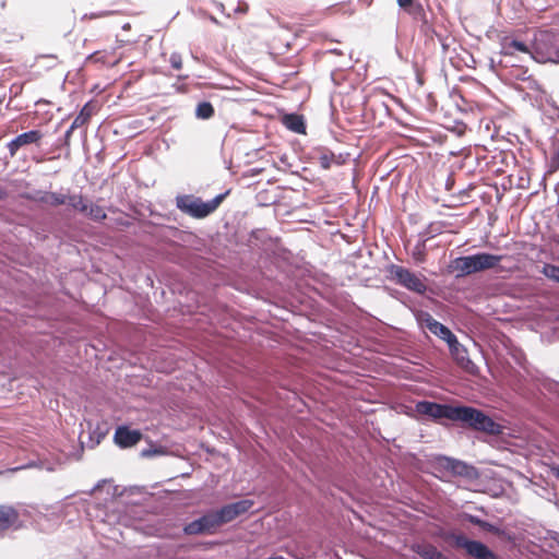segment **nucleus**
I'll list each match as a JSON object with an SVG mask.
<instances>
[{
    "mask_svg": "<svg viewBox=\"0 0 559 559\" xmlns=\"http://www.w3.org/2000/svg\"><path fill=\"white\" fill-rule=\"evenodd\" d=\"M502 259L503 255L477 252L475 254L455 258L451 262L450 267L455 272L456 278H462L474 273L496 269Z\"/></svg>",
    "mask_w": 559,
    "mask_h": 559,
    "instance_id": "nucleus-1",
    "label": "nucleus"
},
{
    "mask_svg": "<svg viewBox=\"0 0 559 559\" xmlns=\"http://www.w3.org/2000/svg\"><path fill=\"white\" fill-rule=\"evenodd\" d=\"M454 421L476 431L497 436L502 432V426L483 411L467 405H456Z\"/></svg>",
    "mask_w": 559,
    "mask_h": 559,
    "instance_id": "nucleus-2",
    "label": "nucleus"
},
{
    "mask_svg": "<svg viewBox=\"0 0 559 559\" xmlns=\"http://www.w3.org/2000/svg\"><path fill=\"white\" fill-rule=\"evenodd\" d=\"M534 61L559 64V28L540 29L533 36Z\"/></svg>",
    "mask_w": 559,
    "mask_h": 559,
    "instance_id": "nucleus-3",
    "label": "nucleus"
},
{
    "mask_svg": "<svg viewBox=\"0 0 559 559\" xmlns=\"http://www.w3.org/2000/svg\"><path fill=\"white\" fill-rule=\"evenodd\" d=\"M227 193L228 192L217 194L215 198L206 202L192 194H180L176 197V206L179 211L193 218H204L219 206Z\"/></svg>",
    "mask_w": 559,
    "mask_h": 559,
    "instance_id": "nucleus-4",
    "label": "nucleus"
},
{
    "mask_svg": "<svg viewBox=\"0 0 559 559\" xmlns=\"http://www.w3.org/2000/svg\"><path fill=\"white\" fill-rule=\"evenodd\" d=\"M444 539L452 542L455 548L464 549L466 555L474 559H499V557L484 543L467 538L463 534L449 532Z\"/></svg>",
    "mask_w": 559,
    "mask_h": 559,
    "instance_id": "nucleus-5",
    "label": "nucleus"
},
{
    "mask_svg": "<svg viewBox=\"0 0 559 559\" xmlns=\"http://www.w3.org/2000/svg\"><path fill=\"white\" fill-rule=\"evenodd\" d=\"M389 273L391 280L397 285L413 293L425 294L427 290V286L420 276L404 266L392 264L389 269Z\"/></svg>",
    "mask_w": 559,
    "mask_h": 559,
    "instance_id": "nucleus-6",
    "label": "nucleus"
},
{
    "mask_svg": "<svg viewBox=\"0 0 559 559\" xmlns=\"http://www.w3.org/2000/svg\"><path fill=\"white\" fill-rule=\"evenodd\" d=\"M98 103L97 100L90 99L86 102L83 107L80 109L69 128L66 130L63 138L61 140H70L75 131H79V136L81 140H86V128L92 118V116L97 111Z\"/></svg>",
    "mask_w": 559,
    "mask_h": 559,
    "instance_id": "nucleus-7",
    "label": "nucleus"
},
{
    "mask_svg": "<svg viewBox=\"0 0 559 559\" xmlns=\"http://www.w3.org/2000/svg\"><path fill=\"white\" fill-rule=\"evenodd\" d=\"M222 526L215 511H210L199 519H195L185 525L183 532L187 535H210Z\"/></svg>",
    "mask_w": 559,
    "mask_h": 559,
    "instance_id": "nucleus-8",
    "label": "nucleus"
},
{
    "mask_svg": "<svg viewBox=\"0 0 559 559\" xmlns=\"http://www.w3.org/2000/svg\"><path fill=\"white\" fill-rule=\"evenodd\" d=\"M416 411L418 414L431 417L433 419L447 418L454 421L456 406L450 404H439L430 401H419L416 404Z\"/></svg>",
    "mask_w": 559,
    "mask_h": 559,
    "instance_id": "nucleus-9",
    "label": "nucleus"
},
{
    "mask_svg": "<svg viewBox=\"0 0 559 559\" xmlns=\"http://www.w3.org/2000/svg\"><path fill=\"white\" fill-rule=\"evenodd\" d=\"M436 466L439 469L449 472L453 476L472 478L476 475V469L474 466H471L463 461L444 455H439L436 457Z\"/></svg>",
    "mask_w": 559,
    "mask_h": 559,
    "instance_id": "nucleus-10",
    "label": "nucleus"
},
{
    "mask_svg": "<svg viewBox=\"0 0 559 559\" xmlns=\"http://www.w3.org/2000/svg\"><path fill=\"white\" fill-rule=\"evenodd\" d=\"M253 506L252 500L243 499L233 503L223 506L219 510H216L217 519L221 525L231 522L237 516L248 512Z\"/></svg>",
    "mask_w": 559,
    "mask_h": 559,
    "instance_id": "nucleus-11",
    "label": "nucleus"
},
{
    "mask_svg": "<svg viewBox=\"0 0 559 559\" xmlns=\"http://www.w3.org/2000/svg\"><path fill=\"white\" fill-rule=\"evenodd\" d=\"M278 119L282 126L285 127L288 131L299 135L307 134V121L304 115L297 111H283L280 112Z\"/></svg>",
    "mask_w": 559,
    "mask_h": 559,
    "instance_id": "nucleus-12",
    "label": "nucleus"
},
{
    "mask_svg": "<svg viewBox=\"0 0 559 559\" xmlns=\"http://www.w3.org/2000/svg\"><path fill=\"white\" fill-rule=\"evenodd\" d=\"M516 52L527 55L534 60L533 39L528 44L519 38L504 37L501 41V53L503 56H514Z\"/></svg>",
    "mask_w": 559,
    "mask_h": 559,
    "instance_id": "nucleus-13",
    "label": "nucleus"
},
{
    "mask_svg": "<svg viewBox=\"0 0 559 559\" xmlns=\"http://www.w3.org/2000/svg\"><path fill=\"white\" fill-rule=\"evenodd\" d=\"M142 438V433L138 429H130L127 426H119L115 431V442L120 448H129L136 444Z\"/></svg>",
    "mask_w": 559,
    "mask_h": 559,
    "instance_id": "nucleus-14",
    "label": "nucleus"
},
{
    "mask_svg": "<svg viewBox=\"0 0 559 559\" xmlns=\"http://www.w3.org/2000/svg\"><path fill=\"white\" fill-rule=\"evenodd\" d=\"M455 364L466 372L476 374L478 367L472 361L468 356V352L464 345L459 346L454 350L450 352Z\"/></svg>",
    "mask_w": 559,
    "mask_h": 559,
    "instance_id": "nucleus-15",
    "label": "nucleus"
},
{
    "mask_svg": "<svg viewBox=\"0 0 559 559\" xmlns=\"http://www.w3.org/2000/svg\"><path fill=\"white\" fill-rule=\"evenodd\" d=\"M20 520L19 511L9 504H0V533L15 527Z\"/></svg>",
    "mask_w": 559,
    "mask_h": 559,
    "instance_id": "nucleus-16",
    "label": "nucleus"
},
{
    "mask_svg": "<svg viewBox=\"0 0 559 559\" xmlns=\"http://www.w3.org/2000/svg\"><path fill=\"white\" fill-rule=\"evenodd\" d=\"M412 550L423 559H449L436 546L429 543H417L412 546Z\"/></svg>",
    "mask_w": 559,
    "mask_h": 559,
    "instance_id": "nucleus-17",
    "label": "nucleus"
},
{
    "mask_svg": "<svg viewBox=\"0 0 559 559\" xmlns=\"http://www.w3.org/2000/svg\"><path fill=\"white\" fill-rule=\"evenodd\" d=\"M425 326L428 329L430 333L438 336L441 340H445V336H449L450 329L442 324L441 322L433 319L430 314H427L425 319Z\"/></svg>",
    "mask_w": 559,
    "mask_h": 559,
    "instance_id": "nucleus-18",
    "label": "nucleus"
},
{
    "mask_svg": "<svg viewBox=\"0 0 559 559\" xmlns=\"http://www.w3.org/2000/svg\"><path fill=\"white\" fill-rule=\"evenodd\" d=\"M215 114V108L210 100L203 99L199 102L194 109L195 118L199 120H209Z\"/></svg>",
    "mask_w": 559,
    "mask_h": 559,
    "instance_id": "nucleus-19",
    "label": "nucleus"
},
{
    "mask_svg": "<svg viewBox=\"0 0 559 559\" xmlns=\"http://www.w3.org/2000/svg\"><path fill=\"white\" fill-rule=\"evenodd\" d=\"M463 519L465 521H467L468 523L483 528L484 531H487V532L493 533V534H500V530L495 524L489 523V522H487L485 520H481L477 515H473V514H469V513H464L463 514Z\"/></svg>",
    "mask_w": 559,
    "mask_h": 559,
    "instance_id": "nucleus-20",
    "label": "nucleus"
},
{
    "mask_svg": "<svg viewBox=\"0 0 559 559\" xmlns=\"http://www.w3.org/2000/svg\"><path fill=\"white\" fill-rule=\"evenodd\" d=\"M91 202H88L87 199H85L82 194H70L68 200V205L73 209L74 211L85 214V212L88 210V205Z\"/></svg>",
    "mask_w": 559,
    "mask_h": 559,
    "instance_id": "nucleus-21",
    "label": "nucleus"
},
{
    "mask_svg": "<svg viewBox=\"0 0 559 559\" xmlns=\"http://www.w3.org/2000/svg\"><path fill=\"white\" fill-rule=\"evenodd\" d=\"M419 32L426 38V40H432L435 35H437V31L431 22V19L428 17V14L420 19L419 21Z\"/></svg>",
    "mask_w": 559,
    "mask_h": 559,
    "instance_id": "nucleus-22",
    "label": "nucleus"
},
{
    "mask_svg": "<svg viewBox=\"0 0 559 559\" xmlns=\"http://www.w3.org/2000/svg\"><path fill=\"white\" fill-rule=\"evenodd\" d=\"M514 78L520 81L528 83V87L534 91H539V83L528 73L526 68H518L514 73Z\"/></svg>",
    "mask_w": 559,
    "mask_h": 559,
    "instance_id": "nucleus-23",
    "label": "nucleus"
},
{
    "mask_svg": "<svg viewBox=\"0 0 559 559\" xmlns=\"http://www.w3.org/2000/svg\"><path fill=\"white\" fill-rule=\"evenodd\" d=\"M84 216L97 223L104 221L107 217L104 209L94 203H90L88 210L85 212Z\"/></svg>",
    "mask_w": 559,
    "mask_h": 559,
    "instance_id": "nucleus-24",
    "label": "nucleus"
},
{
    "mask_svg": "<svg viewBox=\"0 0 559 559\" xmlns=\"http://www.w3.org/2000/svg\"><path fill=\"white\" fill-rule=\"evenodd\" d=\"M68 200L69 195L57 192H48L41 198L43 202L49 203L50 205L53 206L68 204Z\"/></svg>",
    "mask_w": 559,
    "mask_h": 559,
    "instance_id": "nucleus-25",
    "label": "nucleus"
},
{
    "mask_svg": "<svg viewBox=\"0 0 559 559\" xmlns=\"http://www.w3.org/2000/svg\"><path fill=\"white\" fill-rule=\"evenodd\" d=\"M403 11L407 12L417 22L427 15L423 4L418 0L404 8Z\"/></svg>",
    "mask_w": 559,
    "mask_h": 559,
    "instance_id": "nucleus-26",
    "label": "nucleus"
},
{
    "mask_svg": "<svg viewBox=\"0 0 559 559\" xmlns=\"http://www.w3.org/2000/svg\"><path fill=\"white\" fill-rule=\"evenodd\" d=\"M542 273L549 280L559 283V266L555 264H545Z\"/></svg>",
    "mask_w": 559,
    "mask_h": 559,
    "instance_id": "nucleus-27",
    "label": "nucleus"
},
{
    "mask_svg": "<svg viewBox=\"0 0 559 559\" xmlns=\"http://www.w3.org/2000/svg\"><path fill=\"white\" fill-rule=\"evenodd\" d=\"M43 134L39 130H29L13 136L11 140H41Z\"/></svg>",
    "mask_w": 559,
    "mask_h": 559,
    "instance_id": "nucleus-28",
    "label": "nucleus"
},
{
    "mask_svg": "<svg viewBox=\"0 0 559 559\" xmlns=\"http://www.w3.org/2000/svg\"><path fill=\"white\" fill-rule=\"evenodd\" d=\"M334 158H336V154L334 152L321 154L319 157L320 166L324 169H329L331 165L334 164Z\"/></svg>",
    "mask_w": 559,
    "mask_h": 559,
    "instance_id": "nucleus-29",
    "label": "nucleus"
},
{
    "mask_svg": "<svg viewBox=\"0 0 559 559\" xmlns=\"http://www.w3.org/2000/svg\"><path fill=\"white\" fill-rule=\"evenodd\" d=\"M559 169V147H555L549 160L548 171L555 173Z\"/></svg>",
    "mask_w": 559,
    "mask_h": 559,
    "instance_id": "nucleus-30",
    "label": "nucleus"
},
{
    "mask_svg": "<svg viewBox=\"0 0 559 559\" xmlns=\"http://www.w3.org/2000/svg\"><path fill=\"white\" fill-rule=\"evenodd\" d=\"M444 342H447L450 352L454 350L455 348L462 345L459 342L456 335L452 331H450L449 336H445Z\"/></svg>",
    "mask_w": 559,
    "mask_h": 559,
    "instance_id": "nucleus-31",
    "label": "nucleus"
},
{
    "mask_svg": "<svg viewBox=\"0 0 559 559\" xmlns=\"http://www.w3.org/2000/svg\"><path fill=\"white\" fill-rule=\"evenodd\" d=\"M104 487H107V495L111 498L114 497V492H111L112 486L107 480H100L98 481L93 489L91 490V493H95L99 490H102Z\"/></svg>",
    "mask_w": 559,
    "mask_h": 559,
    "instance_id": "nucleus-32",
    "label": "nucleus"
},
{
    "mask_svg": "<svg viewBox=\"0 0 559 559\" xmlns=\"http://www.w3.org/2000/svg\"><path fill=\"white\" fill-rule=\"evenodd\" d=\"M169 63L173 69L180 70L182 68V58L179 52H173L169 57Z\"/></svg>",
    "mask_w": 559,
    "mask_h": 559,
    "instance_id": "nucleus-33",
    "label": "nucleus"
},
{
    "mask_svg": "<svg viewBox=\"0 0 559 559\" xmlns=\"http://www.w3.org/2000/svg\"><path fill=\"white\" fill-rule=\"evenodd\" d=\"M353 154L349 153V152H341L338 154H336V158H334V164L336 165H343L345 164L347 160H349L352 158Z\"/></svg>",
    "mask_w": 559,
    "mask_h": 559,
    "instance_id": "nucleus-34",
    "label": "nucleus"
},
{
    "mask_svg": "<svg viewBox=\"0 0 559 559\" xmlns=\"http://www.w3.org/2000/svg\"><path fill=\"white\" fill-rule=\"evenodd\" d=\"M249 10V5L247 2L245 1H238V4L237 7L235 8L234 12L235 13H247V11Z\"/></svg>",
    "mask_w": 559,
    "mask_h": 559,
    "instance_id": "nucleus-35",
    "label": "nucleus"
},
{
    "mask_svg": "<svg viewBox=\"0 0 559 559\" xmlns=\"http://www.w3.org/2000/svg\"><path fill=\"white\" fill-rule=\"evenodd\" d=\"M27 142H9L8 143V146H9V150H10V153L11 155H14L15 152L23 145V144H26Z\"/></svg>",
    "mask_w": 559,
    "mask_h": 559,
    "instance_id": "nucleus-36",
    "label": "nucleus"
},
{
    "mask_svg": "<svg viewBox=\"0 0 559 559\" xmlns=\"http://www.w3.org/2000/svg\"><path fill=\"white\" fill-rule=\"evenodd\" d=\"M162 453H163V450L162 449H156V448L142 451V455L146 456V457H150V456H153V455H156V454H162Z\"/></svg>",
    "mask_w": 559,
    "mask_h": 559,
    "instance_id": "nucleus-37",
    "label": "nucleus"
},
{
    "mask_svg": "<svg viewBox=\"0 0 559 559\" xmlns=\"http://www.w3.org/2000/svg\"><path fill=\"white\" fill-rule=\"evenodd\" d=\"M35 465L36 464L34 462H31V463H28L26 465H22V466H17V467L11 468L10 471L11 472H16V471L34 467Z\"/></svg>",
    "mask_w": 559,
    "mask_h": 559,
    "instance_id": "nucleus-38",
    "label": "nucleus"
},
{
    "mask_svg": "<svg viewBox=\"0 0 559 559\" xmlns=\"http://www.w3.org/2000/svg\"><path fill=\"white\" fill-rule=\"evenodd\" d=\"M99 512H103V513H104V516H100V514H96V516H97V518H99V519H100V521L106 522V523H111V519H110V516H109V515H107L105 511L99 510Z\"/></svg>",
    "mask_w": 559,
    "mask_h": 559,
    "instance_id": "nucleus-39",
    "label": "nucleus"
},
{
    "mask_svg": "<svg viewBox=\"0 0 559 559\" xmlns=\"http://www.w3.org/2000/svg\"><path fill=\"white\" fill-rule=\"evenodd\" d=\"M441 44V48H442V51L444 53L448 52L449 48H450V45L448 44L447 39H444V41L440 43Z\"/></svg>",
    "mask_w": 559,
    "mask_h": 559,
    "instance_id": "nucleus-40",
    "label": "nucleus"
},
{
    "mask_svg": "<svg viewBox=\"0 0 559 559\" xmlns=\"http://www.w3.org/2000/svg\"><path fill=\"white\" fill-rule=\"evenodd\" d=\"M108 12H100V13H92L90 15L91 19H97V17H100V16H104V15H107Z\"/></svg>",
    "mask_w": 559,
    "mask_h": 559,
    "instance_id": "nucleus-41",
    "label": "nucleus"
},
{
    "mask_svg": "<svg viewBox=\"0 0 559 559\" xmlns=\"http://www.w3.org/2000/svg\"><path fill=\"white\" fill-rule=\"evenodd\" d=\"M97 56V52H92L87 56L86 60L87 61H97L98 59L96 58Z\"/></svg>",
    "mask_w": 559,
    "mask_h": 559,
    "instance_id": "nucleus-42",
    "label": "nucleus"
},
{
    "mask_svg": "<svg viewBox=\"0 0 559 559\" xmlns=\"http://www.w3.org/2000/svg\"><path fill=\"white\" fill-rule=\"evenodd\" d=\"M38 58H49V59L56 60L57 56H55V55H40V56H38Z\"/></svg>",
    "mask_w": 559,
    "mask_h": 559,
    "instance_id": "nucleus-43",
    "label": "nucleus"
},
{
    "mask_svg": "<svg viewBox=\"0 0 559 559\" xmlns=\"http://www.w3.org/2000/svg\"><path fill=\"white\" fill-rule=\"evenodd\" d=\"M435 37H437V38H438V40H439L440 43H442V41H444V39H447L445 37H443V36H442L441 34H439L438 32H437V35H435Z\"/></svg>",
    "mask_w": 559,
    "mask_h": 559,
    "instance_id": "nucleus-44",
    "label": "nucleus"
},
{
    "mask_svg": "<svg viewBox=\"0 0 559 559\" xmlns=\"http://www.w3.org/2000/svg\"><path fill=\"white\" fill-rule=\"evenodd\" d=\"M552 472L559 478V465L552 467Z\"/></svg>",
    "mask_w": 559,
    "mask_h": 559,
    "instance_id": "nucleus-45",
    "label": "nucleus"
},
{
    "mask_svg": "<svg viewBox=\"0 0 559 559\" xmlns=\"http://www.w3.org/2000/svg\"><path fill=\"white\" fill-rule=\"evenodd\" d=\"M0 7H1V9H4L7 7V1L0 0Z\"/></svg>",
    "mask_w": 559,
    "mask_h": 559,
    "instance_id": "nucleus-46",
    "label": "nucleus"
},
{
    "mask_svg": "<svg viewBox=\"0 0 559 559\" xmlns=\"http://www.w3.org/2000/svg\"><path fill=\"white\" fill-rule=\"evenodd\" d=\"M329 51H330V52H332V53H337V55H338V53H341V50H338V49H336V48L331 49V50H329Z\"/></svg>",
    "mask_w": 559,
    "mask_h": 559,
    "instance_id": "nucleus-47",
    "label": "nucleus"
},
{
    "mask_svg": "<svg viewBox=\"0 0 559 559\" xmlns=\"http://www.w3.org/2000/svg\"><path fill=\"white\" fill-rule=\"evenodd\" d=\"M218 9L223 12L224 11V4L223 3H218Z\"/></svg>",
    "mask_w": 559,
    "mask_h": 559,
    "instance_id": "nucleus-48",
    "label": "nucleus"
},
{
    "mask_svg": "<svg viewBox=\"0 0 559 559\" xmlns=\"http://www.w3.org/2000/svg\"><path fill=\"white\" fill-rule=\"evenodd\" d=\"M226 138H234V135H233V134L230 133V131H229V132H227V133H226L225 139H226Z\"/></svg>",
    "mask_w": 559,
    "mask_h": 559,
    "instance_id": "nucleus-49",
    "label": "nucleus"
},
{
    "mask_svg": "<svg viewBox=\"0 0 559 559\" xmlns=\"http://www.w3.org/2000/svg\"><path fill=\"white\" fill-rule=\"evenodd\" d=\"M417 82H418V84H423V83H424V82H423V79H421V78H419V76H417Z\"/></svg>",
    "mask_w": 559,
    "mask_h": 559,
    "instance_id": "nucleus-50",
    "label": "nucleus"
},
{
    "mask_svg": "<svg viewBox=\"0 0 559 559\" xmlns=\"http://www.w3.org/2000/svg\"><path fill=\"white\" fill-rule=\"evenodd\" d=\"M405 140L412 141V140H416V139L413 136H406Z\"/></svg>",
    "mask_w": 559,
    "mask_h": 559,
    "instance_id": "nucleus-51",
    "label": "nucleus"
},
{
    "mask_svg": "<svg viewBox=\"0 0 559 559\" xmlns=\"http://www.w3.org/2000/svg\"><path fill=\"white\" fill-rule=\"evenodd\" d=\"M129 27H130V24H129V23H127V24H124V25H123V29H127V28H129Z\"/></svg>",
    "mask_w": 559,
    "mask_h": 559,
    "instance_id": "nucleus-52",
    "label": "nucleus"
},
{
    "mask_svg": "<svg viewBox=\"0 0 559 559\" xmlns=\"http://www.w3.org/2000/svg\"><path fill=\"white\" fill-rule=\"evenodd\" d=\"M493 140H496V136H495V134H491L490 135V141H493Z\"/></svg>",
    "mask_w": 559,
    "mask_h": 559,
    "instance_id": "nucleus-53",
    "label": "nucleus"
},
{
    "mask_svg": "<svg viewBox=\"0 0 559 559\" xmlns=\"http://www.w3.org/2000/svg\"><path fill=\"white\" fill-rule=\"evenodd\" d=\"M2 100H3V97H0V104L2 103Z\"/></svg>",
    "mask_w": 559,
    "mask_h": 559,
    "instance_id": "nucleus-54",
    "label": "nucleus"
},
{
    "mask_svg": "<svg viewBox=\"0 0 559 559\" xmlns=\"http://www.w3.org/2000/svg\"><path fill=\"white\" fill-rule=\"evenodd\" d=\"M557 130H558V132H559V127H558V129H557Z\"/></svg>",
    "mask_w": 559,
    "mask_h": 559,
    "instance_id": "nucleus-55",
    "label": "nucleus"
}]
</instances>
